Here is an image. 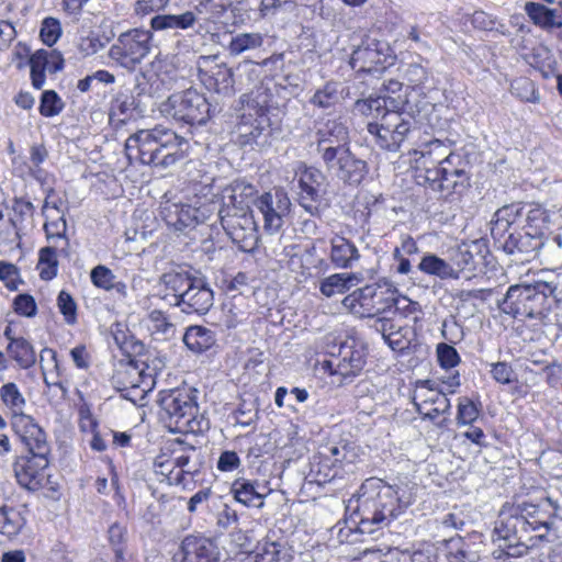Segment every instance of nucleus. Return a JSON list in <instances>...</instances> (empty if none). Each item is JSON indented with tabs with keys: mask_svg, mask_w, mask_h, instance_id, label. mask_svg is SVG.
Wrapping results in <instances>:
<instances>
[{
	"mask_svg": "<svg viewBox=\"0 0 562 562\" xmlns=\"http://www.w3.org/2000/svg\"><path fill=\"white\" fill-rule=\"evenodd\" d=\"M159 416L172 432L199 434L207 428V422L199 414L196 390L179 387L159 393Z\"/></svg>",
	"mask_w": 562,
	"mask_h": 562,
	"instance_id": "3",
	"label": "nucleus"
},
{
	"mask_svg": "<svg viewBox=\"0 0 562 562\" xmlns=\"http://www.w3.org/2000/svg\"><path fill=\"white\" fill-rule=\"evenodd\" d=\"M214 333L203 326L193 325L187 328L183 335L184 345L193 352L200 353L215 344Z\"/></svg>",
	"mask_w": 562,
	"mask_h": 562,
	"instance_id": "31",
	"label": "nucleus"
},
{
	"mask_svg": "<svg viewBox=\"0 0 562 562\" xmlns=\"http://www.w3.org/2000/svg\"><path fill=\"white\" fill-rule=\"evenodd\" d=\"M285 558L280 543L267 541L258 546L255 562H283Z\"/></svg>",
	"mask_w": 562,
	"mask_h": 562,
	"instance_id": "50",
	"label": "nucleus"
},
{
	"mask_svg": "<svg viewBox=\"0 0 562 562\" xmlns=\"http://www.w3.org/2000/svg\"><path fill=\"white\" fill-rule=\"evenodd\" d=\"M340 101L339 83L329 81L323 88L317 89L310 102L321 109H329Z\"/></svg>",
	"mask_w": 562,
	"mask_h": 562,
	"instance_id": "40",
	"label": "nucleus"
},
{
	"mask_svg": "<svg viewBox=\"0 0 562 562\" xmlns=\"http://www.w3.org/2000/svg\"><path fill=\"white\" fill-rule=\"evenodd\" d=\"M214 293L205 278L193 277L179 306L186 314L204 315L213 306Z\"/></svg>",
	"mask_w": 562,
	"mask_h": 562,
	"instance_id": "17",
	"label": "nucleus"
},
{
	"mask_svg": "<svg viewBox=\"0 0 562 562\" xmlns=\"http://www.w3.org/2000/svg\"><path fill=\"white\" fill-rule=\"evenodd\" d=\"M355 452L347 445L324 447L317 459H324L336 468L338 463L353 462Z\"/></svg>",
	"mask_w": 562,
	"mask_h": 562,
	"instance_id": "45",
	"label": "nucleus"
},
{
	"mask_svg": "<svg viewBox=\"0 0 562 562\" xmlns=\"http://www.w3.org/2000/svg\"><path fill=\"white\" fill-rule=\"evenodd\" d=\"M322 160L329 175L349 186L360 184L368 172L367 162L357 158L349 147L325 150Z\"/></svg>",
	"mask_w": 562,
	"mask_h": 562,
	"instance_id": "13",
	"label": "nucleus"
},
{
	"mask_svg": "<svg viewBox=\"0 0 562 562\" xmlns=\"http://www.w3.org/2000/svg\"><path fill=\"white\" fill-rule=\"evenodd\" d=\"M238 130H239L240 143L243 145H250L252 143L258 142V138L262 135L265 128L256 120L255 123H251V124L241 123L239 125Z\"/></svg>",
	"mask_w": 562,
	"mask_h": 562,
	"instance_id": "61",
	"label": "nucleus"
},
{
	"mask_svg": "<svg viewBox=\"0 0 562 562\" xmlns=\"http://www.w3.org/2000/svg\"><path fill=\"white\" fill-rule=\"evenodd\" d=\"M26 520L22 516V514L13 508L8 506L0 507V533L8 537L13 538L20 533L22 528L24 527Z\"/></svg>",
	"mask_w": 562,
	"mask_h": 562,
	"instance_id": "35",
	"label": "nucleus"
},
{
	"mask_svg": "<svg viewBox=\"0 0 562 562\" xmlns=\"http://www.w3.org/2000/svg\"><path fill=\"white\" fill-rule=\"evenodd\" d=\"M160 215L169 227L178 232L194 227L209 217L207 210L205 209L193 207L190 204L171 200L161 202Z\"/></svg>",
	"mask_w": 562,
	"mask_h": 562,
	"instance_id": "16",
	"label": "nucleus"
},
{
	"mask_svg": "<svg viewBox=\"0 0 562 562\" xmlns=\"http://www.w3.org/2000/svg\"><path fill=\"white\" fill-rule=\"evenodd\" d=\"M361 273H334L319 283V291L326 297H331L336 294H342L362 281Z\"/></svg>",
	"mask_w": 562,
	"mask_h": 562,
	"instance_id": "29",
	"label": "nucleus"
},
{
	"mask_svg": "<svg viewBox=\"0 0 562 562\" xmlns=\"http://www.w3.org/2000/svg\"><path fill=\"white\" fill-rule=\"evenodd\" d=\"M61 34V27L58 20L54 18H46L42 22L40 36L42 41L48 45L52 46L57 42Z\"/></svg>",
	"mask_w": 562,
	"mask_h": 562,
	"instance_id": "57",
	"label": "nucleus"
},
{
	"mask_svg": "<svg viewBox=\"0 0 562 562\" xmlns=\"http://www.w3.org/2000/svg\"><path fill=\"white\" fill-rule=\"evenodd\" d=\"M295 176L299 182V200L300 204L306 212L314 215L318 212L319 203L325 194L326 177L314 168L307 167L303 162H297Z\"/></svg>",
	"mask_w": 562,
	"mask_h": 562,
	"instance_id": "14",
	"label": "nucleus"
},
{
	"mask_svg": "<svg viewBox=\"0 0 562 562\" xmlns=\"http://www.w3.org/2000/svg\"><path fill=\"white\" fill-rule=\"evenodd\" d=\"M136 108L135 98L126 92H119L111 102L110 121L113 124H123L132 117Z\"/></svg>",
	"mask_w": 562,
	"mask_h": 562,
	"instance_id": "34",
	"label": "nucleus"
},
{
	"mask_svg": "<svg viewBox=\"0 0 562 562\" xmlns=\"http://www.w3.org/2000/svg\"><path fill=\"white\" fill-rule=\"evenodd\" d=\"M249 316V312L244 308L243 304L229 302L223 305V315L221 322L227 329H233L244 324Z\"/></svg>",
	"mask_w": 562,
	"mask_h": 562,
	"instance_id": "43",
	"label": "nucleus"
},
{
	"mask_svg": "<svg viewBox=\"0 0 562 562\" xmlns=\"http://www.w3.org/2000/svg\"><path fill=\"white\" fill-rule=\"evenodd\" d=\"M44 228L47 239L53 240L54 245L60 246V254L68 256L69 241L65 237V233L67 229L66 221L63 217H60L58 221L46 223Z\"/></svg>",
	"mask_w": 562,
	"mask_h": 562,
	"instance_id": "47",
	"label": "nucleus"
},
{
	"mask_svg": "<svg viewBox=\"0 0 562 562\" xmlns=\"http://www.w3.org/2000/svg\"><path fill=\"white\" fill-rule=\"evenodd\" d=\"M177 562H218L215 544L200 537L188 536L181 543L180 552L176 554Z\"/></svg>",
	"mask_w": 562,
	"mask_h": 562,
	"instance_id": "22",
	"label": "nucleus"
},
{
	"mask_svg": "<svg viewBox=\"0 0 562 562\" xmlns=\"http://www.w3.org/2000/svg\"><path fill=\"white\" fill-rule=\"evenodd\" d=\"M235 499L248 507L263 506L265 494L259 491V484L247 479H236L231 487Z\"/></svg>",
	"mask_w": 562,
	"mask_h": 562,
	"instance_id": "27",
	"label": "nucleus"
},
{
	"mask_svg": "<svg viewBox=\"0 0 562 562\" xmlns=\"http://www.w3.org/2000/svg\"><path fill=\"white\" fill-rule=\"evenodd\" d=\"M336 475L337 471L335 470L334 465L324 461V459L315 458L311 464V471L307 475V479L311 483L322 485L331 481Z\"/></svg>",
	"mask_w": 562,
	"mask_h": 562,
	"instance_id": "48",
	"label": "nucleus"
},
{
	"mask_svg": "<svg viewBox=\"0 0 562 562\" xmlns=\"http://www.w3.org/2000/svg\"><path fill=\"white\" fill-rule=\"evenodd\" d=\"M390 315L391 314H383L373 318L372 328L380 333L384 340L401 327V325L396 324Z\"/></svg>",
	"mask_w": 562,
	"mask_h": 562,
	"instance_id": "62",
	"label": "nucleus"
},
{
	"mask_svg": "<svg viewBox=\"0 0 562 562\" xmlns=\"http://www.w3.org/2000/svg\"><path fill=\"white\" fill-rule=\"evenodd\" d=\"M64 108V103L54 90L43 92L40 104V112L43 116L57 115Z\"/></svg>",
	"mask_w": 562,
	"mask_h": 562,
	"instance_id": "54",
	"label": "nucleus"
},
{
	"mask_svg": "<svg viewBox=\"0 0 562 562\" xmlns=\"http://www.w3.org/2000/svg\"><path fill=\"white\" fill-rule=\"evenodd\" d=\"M192 278V276L184 272H166L158 282L157 295L169 306H179L181 296L184 295Z\"/></svg>",
	"mask_w": 562,
	"mask_h": 562,
	"instance_id": "24",
	"label": "nucleus"
},
{
	"mask_svg": "<svg viewBox=\"0 0 562 562\" xmlns=\"http://www.w3.org/2000/svg\"><path fill=\"white\" fill-rule=\"evenodd\" d=\"M366 349L361 345H356L355 341L345 342L340 346L337 362L328 361L327 364L331 369L335 367L333 373L340 374L344 378L357 375L361 372L366 364Z\"/></svg>",
	"mask_w": 562,
	"mask_h": 562,
	"instance_id": "21",
	"label": "nucleus"
},
{
	"mask_svg": "<svg viewBox=\"0 0 562 562\" xmlns=\"http://www.w3.org/2000/svg\"><path fill=\"white\" fill-rule=\"evenodd\" d=\"M263 43L260 33H239L231 38L227 50L232 56H238L244 52L256 49Z\"/></svg>",
	"mask_w": 562,
	"mask_h": 562,
	"instance_id": "39",
	"label": "nucleus"
},
{
	"mask_svg": "<svg viewBox=\"0 0 562 562\" xmlns=\"http://www.w3.org/2000/svg\"><path fill=\"white\" fill-rule=\"evenodd\" d=\"M0 396L4 405L13 412V416L24 415L25 398L15 383L9 382L3 384L0 390Z\"/></svg>",
	"mask_w": 562,
	"mask_h": 562,
	"instance_id": "42",
	"label": "nucleus"
},
{
	"mask_svg": "<svg viewBox=\"0 0 562 562\" xmlns=\"http://www.w3.org/2000/svg\"><path fill=\"white\" fill-rule=\"evenodd\" d=\"M153 34L147 30L134 29L122 33L109 49V57L121 67L134 70L149 54Z\"/></svg>",
	"mask_w": 562,
	"mask_h": 562,
	"instance_id": "10",
	"label": "nucleus"
},
{
	"mask_svg": "<svg viewBox=\"0 0 562 562\" xmlns=\"http://www.w3.org/2000/svg\"><path fill=\"white\" fill-rule=\"evenodd\" d=\"M397 290L387 282L367 284L355 290L342 300V305L359 317L374 318L393 311Z\"/></svg>",
	"mask_w": 562,
	"mask_h": 562,
	"instance_id": "6",
	"label": "nucleus"
},
{
	"mask_svg": "<svg viewBox=\"0 0 562 562\" xmlns=\"http://www.w3.org/2000/svg\"><path fill=\"white\" fill-rule=\"evenodd\" d=\"M519 512L522 518L528 521L529 532L540 528H544L548 531L553 525L551 513L541 509L538 505L526 504L522 508H519Z\"/></svg>",
	"mask_w": 562,
	"mask_h": 562,
	"instance_id": "37",
	"label": "nucleus"
},
{
	"mask_svg": "<svg viewBox=\"0 0 562 562\" xmlns=\"http://www.w3.org/2000/svg\"><path fill=\"white\" fill-rule=\"evenodd\" d=\"M494 532L498 541L525 542V538L529 533L528 521L522 518L519 507L503 509L496 521Z\"/></svg>",
	"mask_w": 562,
	"mask_h": 562,
	"instance_id": "19",
	"label": "nucleus"
},
{
	"mask_svg": "<svg viewBox=\"0 0 562 562\" xmlns=\"http://www.w3.org/2000/svg\"><path fill=\"white\" fill-rule=\"evenodd\" d=\"M143 324L155 340H170L176 335L175 324L162 311H150L143 319Z\"/></svg>",
	"mask_w": 562,
	"mask_h": 562,
	"instance_id": "28",
	"label": "nucleus"
},
{
	"mask_svg": "<svg viewBox=\"0 0 562 562\" xmlns=\"http://www.w3.org/2000/svg\"><path fill=\"white\" fill-rule=\"evenodd\" d=\"M0 279L8 289L16 290L19 279L18 268L12 263L0 261Z\"/></svg>",
	"mask_w": 562,
	"mask_h": 562,
	"instance_id": "64",
	"label": "nucleus"
},
{
	"mask_svg": "<svg viewBox=\"0 0 562 562\" xmlns=\"http://www.w3.org/2000/svg\"><path fill=\"white\" fill-rule=\"evenodd\" d=\"M57 305L65 322L74 325L77 322V304L72 296L66 291H60L57 297Z\"/></svg>",
	"mask_w": 562,
	"mask_h": 562,
	"instance_id": "55",
	"label": "nucleus"
},
{
	"mask_svg": "<svg viewBox=\"0 0 562 562\" xmlns=\"http://www.w3.org/2000/svg\"><path fill=\"white\" fill-rule=\"evenodd\" d=\"M448 146L439 140L432 139L425 144L419 149H414L413 156L418 164V167H423L425 169V175L427 173V168L437 167L439 160L447 154Z\"/></svg>",
	"mask_w": 562,
	"mask_h": 562,
	"instance_id": "30",
	"label": "nucleus"
},
{
	"mask_svg": "<svg viewBox=\"0 0 562 562\" xmlns=\"http://www.w3.org/2000/svg\"><path fill=\"white\" fill-rule=\"evenodd\" d=\"M358 512L361 532L371 533L386 527L413 503V495L403 485H390L370 477L361 485Z\"/></svg>",
	"mask_w": 562,
	"mask_h": 562,
	"instance_id": "1",
	"label": "nucleus"
},
{
	"mask_svg": "<svg viewBox=\"0 0 562 562\" xmlns=\"http://www.w3.org/2000/svg\"><path fill=\"white\" fill-rule=\"evenodd\" d=\"M254 205L263 218L265 231L268 234H276L290 214L291 201L283 190H274L258 196L254 201Z\"/></svg>",
	"mask_w": 562,
	"mask_h": 562,
	"instance_id": "15",
	"label": "nucleus"
},
{
	"mask_svg": "<svg viewBox=\"0 0 562 562\" xmlns=\"http://www.w3.org/2000/svg\"><path fill=\"white\" fill-rule=\"evenodd\" d=\"M49 464L48 456L30 453L16 458L13 472L18 483L25 488L35 490L40 484V476Z\"/></svg>",
	"mask_w": 562,
	"mask_h": 562,
	"instance_id": "20",
	"label": "nucleus"
},
{
	"mask_svg": "<svg viewBox=\"0 0 562 562\" xmlns=\"http://www.w3.org/2000/svg\"><path fill=\"white\" fill-rule=\"evenodd\" d=\"M529 546L526 542L509 543L503 541L498 544V549L493 551V557L496 560H501L505 557L508 558H520L528 552Z\"/></svg>",
	"mask_w": 562,
	"mask_h": 562,
	"instance_id": "56",
	"label": "nucleus"
},
{
	"mask_svg": "<svg viewBox=\"0 0 562 562\" xmlns=\"http://www.w3.org/2000/svg\"><path fill=\"white\" fill-rule=\"evenodd\" d=\"M557 286L546 281L510 285L499 307L519 319H542L547 315L548 299Z\"/></svg>",
	"mask_w": 562,
	"mask_h": 562,
	"instance_id": "4",
	"label": "nucleus"
},
{
	"mask_svg": "<svg viewBox=\"0 0 562 562\" xmlns=\"http://www.w3.org/2000/svg\"><path fill=\"white\" fill-rule=\"evenodd\" d=\"M195 450L193 448H189L184 453L170 457L168 467H173L176 473L171 476L172 481L176 482V485L182 484L184 482V475H193L196 471L195 467L191 465V454L194 453Z\"/></svg>",
	"mask_w": 562,
	"mask_h": 562,
	"instance_id": "41",
	"label": "nucleus"
},
{
	"mask_svg": "<svg viewBox=\"0 0 562 562\" xmlns=\"http://www.w3.org/2000/svg\"><path fill=\"white\" fill-rule=\"evenodd\" d=\"M395 313H400L402 316L411 318L415 323L422 318V307L417 302L406 296L397 297L396 294H394L393 311L390 314L393 315Z\"/></svg>",
	"mask_w": 562,
	"mask_h": 562,
	"instance_id": "51",
	"label": "nucleus"
},
{
	"mask_svg": "<svg viewBox=\"0 0 562 562\" xmlns=\"http://www.w3.org/2000/svg\"><path fill=\"white\" fill-rule=\"evenodd\" d=\"M414 120L396 111L384 112L380 121L368 122V132L383 149L395 151L412 132Z\"/></svg>",
	"mask_w": 562,
	"mask_h": 562,
	"instance_id": "11",
	"label": "nucleus"
},
{
	"mask_svg": "<svg viewBox=\"0 0 562 562\" xmlns=\"http://www.w3.org/2000/svg\"><path fill=\"white\" fill-rule=\"evenodd\" d=\"M162 111L190 125H203L211 117V105L206 98L193 89L170 95Z\"/></svg>",
	"mask_w": 562,
	"mask_h": 562,
	"instance_id": "9",
	"label": "nucleus"
},
{
	"mask_svg": "<svg viewBox=\"0 0 562 562\" xmlns=\"http://www.w3.org/2000/svg\"><path fill=\"white\" fill-rule=\"evenodd\" d=\"M317 153L324 157L325 150L348 146V130L337 120L326 121L317 131Z\"/></svg>",
	"mask_w": 562,
	"mask_h": 562,
	"instance_id": "25",
	"label": "nucleus"
},
{
	"mask_svg": "<svg viewBox=\"0 0 562 562\" xmlns=\"http://www.w3.org/2000/svg\"><path fill=\"white\" fill-rule=\"evenodd\" d=\"M524 10L529 20L541 30L551 32L562 29V0L555 7H548L544 2L527 1Z\"/></svg>",
	"mask_w": 562,
	"mask_h": 562,
	"instance_id": "23",
	"label": "nucleus"
},
{
	"mask_svg": "<svg viewBox=\"0 0 562 562\" xmlns=\"http://www.w3.org/2000/svg\"><path fill=\"white\" fill-rule=\"evenodd\" d=\"M188 142L175 131L156 126L132 134L125 142V155L132 161L167 169L184 158Z\"/></svg>",
	"mask_w": 562,
	"mask_h": 562,
	"instance_id": "2",
	"label": "nucleus"
},
{
	"mask_svg": "<svg viewBox=\"0 0 562 562\" xmlns=\"http://www.w3.org/2000/svg\"><path fill=\"white\" fill-rule=\"evenodd\" d=\"M510 91L513 94L526 102L537 103L540 99L533 82L527 78H520L513 81Z\"/></svg>",
	"mask_w": 562,
	"mask_h": 562,
	"instance_id": "52",
	"label": "nucleus"
},
{
	"mask_svg": "<svg viewBox=\"0 0 562 562\" xmlns=\"http://www.w3.org/2000/svg\"><path fill=\"white\" fill-rule=\"evenodd\" d=\"M162 368L164 363L159 358L133 360L116 371L114 382L124 398L135 402L131 393L138 392L139 397H143L151 391Z\"/></svg>",
	"mask_w": 562,
	"mask_h": 562,
	"instance_id": "7",
	"label": "nucleus"
},
{
	"mask_svg": "<svg viewBox=\"0 0 562 562\" xmlns=\"http://www.w3.org/2000/svg\"><path fill=\"white\" fill-rule=\"evenodd\" d=\"M479 417V409L468 397H462L458 404L457 420L461 425H470Z\"/></svg>",
	"mask_w": 562,
	"mask_h": 562,
	"instance_id": "58",
	"label": "nucleus"
},
{
	"mask_svg": "<svg viewBox=\"0 0 562 562\" xmlns=\"http://www.w3.org/2000/svg\"><path fill=\"white\" fill-rule=\"evenodd\" d=\"M60 246L44 247L38 252L37 270L42 280H52L57 276V251Z\"/></svg>",
	"mask_w": 562,
	"mask_h": 562,
	"instance_id": "38",
	"label": "nucleus"
},
{
	"mask_svg": "<svg viewBox=\"0 0 562 562\" xmlns=\"http://www.w3.org/2000/svg\"><path fill=\"white\" fill-rule=\"evenodd\" d=\"M386 99L383 97L369 98L367 100H359L356 103V110L372 119L371 122L380 121L384 112H390L386 108Z\"/></svg>",
	"mask_w": 562,
	"mask_h": 562,
	"instance_id": "44",
	"label": "nucleus"
},
{
	"mask_svg": "<svg viewBox=\"0 0 562 562\" xmlns=\"http://www.w3.org/2000/svg\"><path fill=\"white\" fill-rule=\"evenodd\" d=\"M436 351L441 368L451 369L459 364L460 356L454 347L442 342L437 346Z\"/></svg>",
	"mask_w": 562,
	"mask_h": 562,
	"instance_id": "60",
	"label": "nucleus"
},
{
	"mask_svg": "<svg viewBox=\"0 0 562 562\" xmlns=\"http://www.w3.org/2000/svg\"><path fill=\"white\" fill-rule=\"evenodd\" d=\"M418 269L426 274L440 279H458V271L454 270V267L434 254L425 255L418 265Z\"/></svg>",
	"mask_w": 562,
	"mask_h": 562,
	"instance_id": "33",
	"label": "nucleus"
},
{
	"mask_svg": "<svg viewBox=\"0 0 562 562\" xmlns=\"http://www.w3.org/2000/svg\"><path fill=\"white\" fill-rule=\"evenodd\" d=\"M360 252L357 246L349 239L335 235L330 239L329 259L337 269H351L359 259Z\"/></svg>",
	"mask_w": 562,
	"mask_h": 562,
	"instance_id": "26",
	"label": "nucleus"
},
{
	"mask_svg": "<svg viewBox=\"0 0 562 562\" xmlns=\"http://www.w3.org/2000/svg\"><path fill=\"white\" fill-rule=\"evenodd\" d=\"M541 255L548 261L547 263L562 268V228L542 244Z\"/></svg>",
	"mask_w": 562,
	"mask_h": 562,
	"instance_id": "46",
	"label": "nucleus"
},
{
	"mask_svg": "<svg viewBox=\"0 0 562 562\" xmlns=\"http://www.w3.org/2000/svg\"><path fill=\"white\" fill-rule=\"evenodd\" d=\"M90 278L92 283L103 290L110 291L115 281V276L105 266L99 265L91 270Z\"/></svg>",
	"mask_w": 562,
	"mask_h": 562,
	"instance_id": "59",
	"label": "nucleus"
},
{
	"mask_svg": "<svg viewBox=\"0 0 562 562\" xmlns=\"http://www.w3.org/2000/svg\"><path fill=\"white\" fill-rule=\"evenodd\" d=\"M524 215V207L520 204L505 205L498 209L494 214L492 222V233H505L510 225L518 222Z\"/></svg>",
	"mask_w": 562,
	"mask_h": 562,
	"instance_id": "36",
	"label": "nucleus"
},
{
	"mask_svg": "<svg viewBox=\"0 0 562 562\" xmlns=\"http://www.w3.org/2000/svg\"><path fill=\"white\" fill-rule=\"evenodd\" d=\"M12 427L30 453L49 456V445L45 431L30 415H18L12 418Z\"/></svg>",
	"mask_w": 562,
	"mask_h": 562,
	"instance_id": "18",
	"label": "nucleus"
},
{
	"mask_svg": "<svg viewBox=\"0 0 562 562\" xmlns=\"http://www.w3.org/2000/svg\"><path fill=\"white\" fill-rule=\"evenodd\" d=\"M238 188H234L229 195L224 196L228 201L218 211V216L223 228L232 241L241 251H251L259 241L258 226L252 212L247 206L241 205V201H237V196L243 195V193L237 194Z\"/></svg>",
	"mask_w": 562,
	"mask_h": 562,
	"instance_id": "5",
	"label": "nucleus"
},
{
	"mask_svg": "<svg viewBox=\"0 0 562 562\" xmlns=\"http://www.w3.org/2000/svg\"><path fill=\"white\" fill-rule=\"evenodd\" d=\"M446 557L449 562H461L472 552L469 543L463 538L457 536L443 540Z\"/></svg>",
	"mask_w": 562,
	"mask_h": 562,
	"instance_id": "49",
	"label": "nucleus"
},
{
	"mask_svg": "<svg viewBox=\"0 0 562 562\" xmlns=\"http://www.w3.org/2000/svg\"><path fill=\"white\" fill-rule=\"evenodd\" d=\"M467 167L468 162L460 155L447 151L437 167L427 168L425 179L434 191L449 195L469 186Z\"/></svg>",
	"mask_w": 562,
	"mask_h": 562,
	"instance_id": "8",
	"label": "nucleus"
},
{
	"mask_svg": "<svg viewBox=\"0 0 562 562\" xmlns=\"http://www.w3.org/2000/svg\"><path fill=\"white\" fill-rule=\"evenodd\" d=\"M7 352L21 369H29L36 362L34 347L23 337H19L16 340H11V342L8 344Z\"/></svg>",
	"mask_w": 562,
	"mask_h": 562,
	"instance_id": "32",
	"label": "nucleus"
},
{
	"mask_svg": "<svg viewBox=\"0 0 562 562\" xmlns=\"http://www.w3.org/2000/svg\"><path fill=\"white\" fill-rule=\"evenodd\" d=\"M36 303L33 296L29 294H19L14 299V311L26 317H32L36 314Z\"/></svg>",
	"mask_w": 562,
	"mask_h": 562,
	"instance_id": "63",
	"label": "nucleus"
},
{
	"mask_svg": "<svg viewBox=\"0 0 562 562\" xmlns=\"http://www.w3.org/2000/svg\"><path fill=\"white\" fill-rule=\"evenodd\" d=\"M111 37L105 35H100L95 32H90L87 36L81 37L79 43V50L86 56L94 55L101 49H103L108 43H110Z\"/></svg>",
	"mask_w": 562,
	"mask_h": 562,
	"instance_id": "53",
	"label": "nucleus"
},
{
	"mask_svg": "<svg viewBox=\"0 0 562 562\" xmlns=\"http://www.w3.org/2000/svg\"><path fill=\"white\" fill-rule=\"evenodd\" d=\"M417 413L438 427L447 426L451 404L447 395L432 386L430 381H418L412 396Z\"/></svg>",
	"mask_w": 562,
	"mask_h": 562,
	"instance_id": "12",
	"label": "nucleus"
}]
</instances>
